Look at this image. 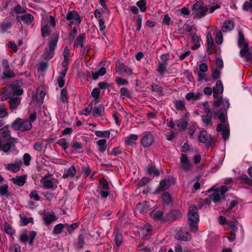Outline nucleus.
Segmentation results:
<instances>
[{"label": "nucleus", "mask_w": 252, "mask_h": 252, "mask_svg": "<svg viewBox=\"0 0 252 252\" xmlns=\"http://www.w3.org/2000/svg\"><path fill=\"white\" fill-rule=\"evenodd\" d=\"M162 199L164 203L169 204L171 202V199L169 193L167 192H165L162 195Z\"/></svg>", "instance_id": "052dcab7"}, {"label": "nucleus", "mask_w": 252, "mask_h": 252, "mask_svg": "<svg viewBox=\"0 0 252 252\" xmlns=\"http://www.w3.org/2000/svg\"><path fill=\"white\" fill-rule=\"evenodd\" d=\"M123 240V235L117 231L115 233V242L117 247H119L122 245Z\"/></svg>", "instance_id": "79ce46f5"}, {"label": "nucleus", "mask_w": 252, "mask_h": 252, "mask_svg": "<svg viewBox=\"0 0 252 252\" xmlns=\"http://www.w3.org/2000/svg\"><path fill=\"white\" fill-rule=\"evenodd\" d=\"M201 118L205 126L212 125V116L203 115L201 116Z\"/></svg>", "instance_id": "58836bf2"}, {"label": "nucleus", "mask_w": 252, "mask_h": 252, "mask_svg": "<svg viewBox=\"0 0 252 252\" xmlns=\"http://www.w3.org/2000/svg\"><path fill=\"white\" fill-rule=\"evenodd\" d=\"M174 104L175 105V108L177 110L183 111L186 109V107H185L186 103L184 100H175L174 102Z\"/></svg>", "instance_id": "f704fd0d"}, {"label": "nucleus", "mask_w": 252, "mask_h": 252, "mask_svg": "<svg viewBox=\"0 0 252 252\" xmlns=\"http://www.w3.org/2000/svg\"><path fill=\"white\" fill-rule=\"evenodd\" d=\"M64 225L62 223H59L55 226L53 233L54 234H59L61 233L64 228Z\"/></svg>", "instance_id": "6e6d98bb"}, {"label": "nucleus", "mask_w": 252, "mask_h": 252, "mask_svg": "<svg viewBox=\"0 0 252 252\" xmlns=\"http://www.w3.org/2000/svg\"><path fill=\"white\" fill-rule=\"evenodd\" d=\"M192 40L194 45L191 47L192 50H196L198 49L200 46V38L196 34H193L191 35Z\"/></svg>", "instance_id": "473e14b6"}, {"label": "nucleus", "mask_w": 252, "mask_h": 252, "mask_svg": "<svg viewBox=\"0 0 252 252\" xmlns=\"http://www.w3.org/2000/svg\"><path fill=\"white\" fill-rule=\"evenodd\" d=\"M167 63L158 62L157 71L160 75L163 76L167 71Z\"/></svg>", "instance_id": "c756f323"}, {"label": "nucleus", "mask_w": 252, "mask_h": 252, "mask_svg": "<svg viewBox=\"0 0 252 252\" xmlns=\"http://www.w3.org/2000/svg\"><path fill=\"white\" fill-rule=\"evenodd\" d=\"M41 183L46 189H52L57 187V179L52 178L51 179L42 178Z\"/></svg>", "instance_id": "f8f14e48"}, {"label": "nucleus", "mask_w": 252, "mask_h": 252, "mask_svg": "<svg viewBox=\"0 0 252 252\" xmlns=\"http://www.w3.org/2000/svg\"><path fill=\"white\" fill-rule=\"evenodd\" d=\"M188 121L179 120L177 123L179 130L181 131H185L186 130L188 125Z\"/></svg>", "instance_id": "49530a36"}, {"label": "nucleus", "mask_w": 252, "mask_h": 252, "mask_svg": "<svg viewBox=\"0 0 252 252\" xmlns=\"http://www.w3.org/2000/svg\"><path fill=\"white\" fill-rule=\"evenodd\" d=\"M2 65L3 66V73L4 78H10L14 77L15 76V73L10 70L8 63L7 60H3L2 61Z\"/></svg>", "instance_id": "dca6fc26"}, {"label": "nucleus", "mask_w": 252, "mask_h": 252, "mask_svg": "<svg viewBox=\"0 0 252 252\" xmlns=\"http://www.w3.org/2000/svg\"><path fill=\"white\" fill-rule=\"evenodd\" d=\"M59 36L54 35L51 37L48 42V48L46 49L42 57L45 60H50L52 58L54 55V50L57 46Z\"/></svg>", "instance_id": "7ed1b4c3"}, {"label": "nucleus", "mask_w": 252, "mask_h": 252, "mask_svg": "<svg viewBox=\"0 0 252 252\" xmlns=\"http://www.w3.org/2000/svg\"><path fill=\"white\" fill-rule=\"evenodd\" d=\"M94 134L96 136L102 138H109L110 135V132L109 130H97L94 132Z\"/></svg>", "instance_id": "ea45409f"}, {"label": "nucleus", "mask_w": 252, "mask_h": 252, "mask_svg": "<svg viewBox=\"0 0 252 252\" xmlns=\"http://www.w3.org/2000/svg\"><path fill=\"white\" fill-rule=\"evenodd\" d=\"M192 10L195 17L201 18L205 16L208 8L204 5L202 0H199L193 4Z\"/></svg>", "instance_id": "39448f33"}, {"label": "nucleus", "mask_w": 252, "mask_h": 252, "mask_svg": "<svg viewBox=\"0 0 252 252\" xmlns=\"http://www.w3.org/2000/svg\"><path fill=\"white\" fill-rule=\"evenodd\" d=\"M198 139L200 143L206 144L207 145H211L213 141L211 135L208 134L205 130L200 131L198 136Z\"/></svg>", "instance_id": "9d476101"}, {"label": "nucleus", "mask_w": 252, "mask_h": 252, "mask_svg": "<svg viewBox=\"0 0 252 252\" xmlns=\"http://www.w3.org/2000/svg\"><path fill=\"white\" fill-rule=\"evenodd\" d=\"M106 140L101 139L96 142V144L98 147V151L100 153H104L106 150Z\"/></svg>", "instance_id": "2f4dec72"}, {"label": "nucleus", "mask_w": 252, "mask_h": 252, "mask_svg": "<svg viewBox=\"0 0 252 252\" xmlns=\"http://www.w3.org/2000/svg\"><path fill=\"white\" fill-rule=\"evenodd\" d=\"M150 206L149 202H144L136 205V209L140 213H144L150 209Z\"/></svg>", "instance_id": "cd10ccee"}, {"label": "nucleus", "mask_w": 252, "mask_h": 252, "mask_svg": "<svg viewBox=\"0 0 252 252\" xmlns=\"http://www.w3.org/2000/svg\"><path fill=\"white\" fill-rule=\"evenodd\" d=\"M199 98V95L198 94H195L193 93H188L186 95V98L188 100H190L193 99L194 100H197Z\"/></svg>", "instance_id": "774afa93"}, {"label": "nucleus", "mask_w": 252, "mask_h": 252, "mask_svg": "<svg viewBox=\"0 0 252 252\" xmlns=\"http://www.w3.org/2000/svg\"><path fill=\"white\" fill-rule=\"evenodd\" d=\"M86 34L84 33H82L79 35L75 39L74 46H80L81 47H83L86 40Z\"/></svg>", "instance_id": "b1692460"}, {"label": "nucleus", "mask_w": 252, "mask_h": 252, "mask_svg": "<svg viewBox=\"0 0 252 252\" xmlns=\"http://www.w3.org/2000/svg\"><path fill=\"white\" fill-rule=\"evenodd\" d=\"M197 126L195 123H191L189 128V133L190 138L193 137V135L196 130Z\"/></svg>", "instance_id": "4d7b16f0"}, {"label": "nucleus", "mask_w": 252, "mask_h": 252, "mask_svg": "<svg viewBox=\"0 0 252 252\" xmlns=\"http://www.w3.org/2000/svg\"><path fill=\"white\" fill-rule=\"evenodd\" d=\"M117 72L122 75L126 73L127 75H130L132 73L131 69L122 63H119L117 65Z\"/></svg>", "instance_id": "a211bd4d"}, {"label": "nucleus", "mask_w": 252, "mask_h": 252, "mask_svg": "<svg viewBox=\"0 0 252 252\" xmlns=\"http://www.w3.org/2000/svg\"><path fill=\"white\" fill-rule=\"evenodd\" d=\"M30 197L31 199L38 201L40 200V197L38 194L37 190H32L30 194Z\"/></svg>", "instance_id": "338daca9"}, {"label": "nucleus", "mask_w": 252, "mask_h": 252, "mask_svg": "<svg viewBox=\"0 0 252 252\" xmlns=\"http://www.w3.org/2000/svg\"><path fill=\"white\" fill-rule=\"evenodd\" d=\"M147 172L149 174H154L156 176L159 175V172L158 170L156 169L155 166L151 165H149L147 168Z\"/></svg>", "instance_id": "de8ad7c7"}, {"label": "nucleus", "mask_w": 252, "mask_h": 252, "mask_svg": "<svg viewBox=\"0 0 252 252\" xmlns=\"http://www.w3.org/2000/svg\"><path fill=\"white\" fill-rule=\"evenodd\" d=\"M38 94L39 96H37V101H41L45 95V92L42 89H37V94L38 95Z\"/></svg>", "instance_id": "0e129e2a"}, {"label": "nucleus", "mask_w": 252, "mask_h": 252, "mask_svg": "<svg viewBox=\"0 0 252 252\" xmlns=\"http://www.w3.org/2000/svg\"><path fill=\"white\" fill-rule=\"evenodd\" d=\"M194 73L197 75V80L198 82H201L204 80L206 82H207L210 81V79L209 78L206 72L194 71Z\"/></svg>", "instance_id": "7c9ffc66"}, {"label": "nucleus", "mask_w": 252, "mask_h": 252, "mask_svg": "<svg viewBox=\"0 0 252 252\" xmlns=\"http://www.w3.org/2000/svg\"><path fill=\"white\" fill-rule=\"evenodd\" d=\"M223 92V87L221 81H217L216 85L213 88L214 97L216 99L219 98V94H221Z\"/></svg>", "instance_id": "2eb2a0df"}, {"label": "nucleus", "mask_w": 252, "mask_h": 252, "mask_svg": "<svg viewBox=\"0 0 252 252\" xmlns=\"http://www.w3.org/2000/svg\"><path fill=\"white\" fill-rule=\"evenodd\" d=\"M4 230L5 232L10 236H12L15 233V230L7 222L4 224Z\"/></svg>", "instance_id": "603ef678"}, {"label": "nucleus", "mask_w": 252, "mask_h": 252, "mask_svg": "<svg viewBox=\"0 0 252 252\" xmlns=\"http://www.w3.org/2000/svg\"><path fill=\"white\" fill-rule=\"evenodd\" d=\"M76 171L75 167L72 165L69 168L64 170L62 177L64 179L71 178L75 176L76 175Z\"/></svg>", "instance_id": "412c9836"}, {"label": "nucleus", "mask_w": 252, "mask_h": 252, "mask_svg": "<svg viewBox=\"0 0 252 252\" xmlns=\"http://www.w3.org/2000/svg\"><path fill=\"white\" fill-rule=\"evenodd\" d=\"M57 143L61 146L63 150H65L68 147V143L64 138H62L58 140Z\"/></svg>", "instance_id": "09e8293b"}, {"label": "nucleus", "mask_w": 252, "mask_h": 252, "mask_svg": "<svg viewBox=\"0 0 252 252\" xmlns=\"http://www.w3.org/2000/svg\"><path fill=\"white\" fill-rule=\"evenodd\" d=\"M22 162L21 160H19L14 163H9L4 165L5 168L8 171L16 173L20 170Z\"/></svg>", "instance_id": "f3484780"}, {"label": "nucleus", "mask_w": 252, "mask_h": 252, "mask_svg": "<svg viewBox=\"0 0 252 252\" xmlns=\"http://www.w3.org/2000/svg\"><path fill=\"white\" fill-rule=\"evenodd\" d=\"M11 148V145L9 142L3 144L1 138L0 137V151L4 153L8 152Z\"/></svg>", "instance_id": "e433bc0d"}, {"label": "nucleus", "mask_w": 252, "mask_h": 252, "mask_svg": "<svg viewBox=\"0 0 252 252\" xmlns=\"http://www.w3.org/2000/svg\"><path fill=\"white\" fill-rule=\"evenodd\" d=\"M61 100L63 103H68V97L67 95V91L65 89L62 90L61 92Z\"/></svg>", "instance_id": "c03bdc74"}, {"label": "nucleus", "mask_w": 252, "mask_h": 252, "mask_svg": "<svg viewBox=\"0 0 252 252\" xmlns=\"http://www.w3.org/2000/svg\"><path fill=\"white\" fill-rule=\"evenodd\" d=\"M50 28L47 22H43L41 23V35L43 37H45L50 35Z\"/></svg>", "instance_id": "bb28decb"}, {"label": "nucleus", "mask_w": 252, "mask_h": 252, "mask_svg": "<svg viewBox=\"0 0 252 252\" xmlns=\"http://www.w3.org/2000/svg\"><path fill=\"white\" fill-rule=\"evenodd\" d=\"M220 196H222L219 191V189L215 190L214 193L212 194V198L214 202L216 203L220 200Z\"/></svg>", "instance_id": "5fc2aeb1"}, {"label": "nucleus", "mask_w": 252, "mask_h": 252, "mask_svg": "<svg viewBox=\"0 0 252 252\" xmlns=\"http://www.w3.org/2000/svg\"><path fill=\"white\" fill-rule=\"evenodd\" d=\"M8 186L7 184H4L0 187V195L7 196L10 193L8 192Z\"/></svg>", "instance_id": "8fccbe9b"}, {"label": "nucleus", "mask_w": 252, "mask_h": 252, "mask_svg": "<svg viewBox=\"0 0 252 252\" xmlns=\"http://www.w3.org/2000/svg\"><path fill=\"white\" fill-rule=\"evenodd\" d=\"M215 36L216 43L219 45L221 44L223 42V36L221 32L220 31L216 32L215 33Z\"/></svg>", "instance_id": "37998d69"}, {"label": "nucleus", "mask_w": 252, "mask_h": 252, "mask_svg": "<svg viewBox=\"0 0 252 252\" xmlns=\"http://www.w3.org/2000/svg\"><path fill=\"white\" fill-rule=\"evenodd\" d=\"M43 220L46 225H49L57 220L56 216L54 214H47L44 216Z\"/></svg>", "instance_id": "72a5a7b5"}, {"label": "nucleus", "mask_w": 252, "mask_h": 252, "mask_svg": "<svg viewBox=\"0 0 252 252\" xmlns=\"http://www.w3.org/2000/svg\"><path fill=\"white\" fill-rule=\"evenodd\" d=\"M8 115L7 110L3 104H0V118H3Z\"/></svg>", "instance_id": "bf43d9fd"}, {"label": "nucleus", "mask_w": 252, "mask_h": 252, "mask_svg": "<svg viewBox=\"0 0 252 252\" xmlns=\"http://www.w3.org/2000/svg\"><path fill=\"white\" fill-rule=\"evenodd\" d=\"M180 168L185 171H189L192 168V164L189 160L187 156L185 154H182L180 157Z\"/></svg>", "instance_id": "9b49d317"}, {"label": "nucleus", "mask_w": 252, "mask_h": 252, "mask_svg": "<svg viewBox=\"0 0 252 252\" xmlns=\"http://www.w3.org/2000/svg\"><path fill=\"white\" fill-rule=\"evenodd\" d=\"M104 111V107L103 105H99L97 107H94L93 109L94 115L95 117L100 116L102 115V113Z\"/></svg>", "instance_id": "a19ab883"}, {"label": "nucleus", "mask_w": 252, "mask_h": 252, "mask_svg": "<svg viewBox=\"0 0 252 252\" xmlns=\"http://www.w3.org/2000/svg\"><path fill=\"white\" fill-rule=\"evenodd\" d=\"M11 127L16 130H20L22 132H25L30 130L32 127L29 121L17 118L11 124Z\"/></svg>", "instance_id": "20e7f679"}, {"label": "nucleus", "mask_w": 252, "mask_h": 252, "mask_svg": "<svg viewBox=\"0 0 252 252\" xmlns=\"http://www.w3.org/2000/svg\"><path fill=\"white\" fill-rule=\"evenodd\" d=\"M2 93L5 94L6 98H9L8 102L10 109L12 111L17 109L21 103L19 95L23 94V90L17 86V83L14 82L4 87Z\"/></svg>", "instance_id": "f257e3e1"}, {"label": "nucleus", "mask_w": 252, "mask_h": 252, "mask_svg": "<svg viewBox=\"0 0 252 252\" xmlns=\"http://www.w3.org/2000/svg\"><path fill=\"white\" fill-rule=\"evenodd\" d=\"M234 28L233 22L229 20H226L224 22L221 30L223 32H229Z\"/></svg>", "instance_id": "a878e982"}, {"label": "nucleus", "mask_w": 252, "mask_h": 252, "mask_svg": "<svg viewBox=\"0 0 252 252\" xmlns=\"http://www.w3.org/2000/svg\"><path fill=\"white\" fill-rule=\"evenodd\" d=\"M11 180L14 184L18 186L21 187L23 186L26 183V176H16L15 177L12 178Z\"/></svg>", "instance_id": "4be33fe9"}, {"label": "nucleus", "mask_w": 252, "mask_h": 252, "mask_svg": "<svg viewBox=\"0 0 252 252\" xmlns=\"http://www.w3.org/2000/svg\"><path fill=\"white\" fill-rule=\"evenodd\" d=\"M242 9L244 11L252 10V0L246 1L242 6Z\"/></svg>", "instance_id": "680f3d73"}, {"label": "nucleus", "mask_w": 252, "mask_h": 252, "mask_svg": "<svg viewBox=\"0 0 252 252\" xmlns=\"http://www.w3.org/2000/svg\"><path fill=\"white\" fill-rule=\"evenodd\" d=\"M0 134L3 138H6L11 143H15L17 142V139L11 136V131L9 129V126H4L0 129Z\"/></svg>", "instance_id": "ddd939ff"}, {"label": "nucleus", "mask_w": 252, "mask_h": 252, "mask_svg": "<svg viewBox=\"0 0 252 252\" xmlns=\"http://www.w3.org/2000/svg\"><path fill=\"white\" fill-rule=\"evenodd\" d=\"M175 179L172 177H169L167 179L161 180L158 186L157 191H161L167 189L171 184L175 183Z\"/></svg>", "instance_id": "0eeeda50"}, {"label": "nucleus", "mask_w": 252, "mask_h": 252, "mask_svg": "<svg viewBox=\"0 0 252 252\" xmlns=\"http://www.w3.org/2000/svg\"><path fill=\"white\" fill-rule=\"evenodd\" d=\"M207 52L210 54L214 45V40L210 32H208L207 34Z\"/></svg>", "instance_id": "c85d7f7f"}, {"label": "nucleus", "mask_w": 252, "mask_h": 252, "mask_svg": "<svg viewBox=\"0 0 252 252\" xmlns=\"http://www.w3.org/2000/svg\"><path fill=\"white\" fill-rule=\"evenodd\" d=\"M12 23L6 20L0 23V32L2 33L7 32V30L11 28Z\"/></svg>", "instance_id": "393cba45"}, {"label": "nucleus", "mask_w": 252, "mask_h": 252, "mask_svg": "<svg viewBox=\"0 0 252 252\" xmlns=\"http://www.w3.org/2000/svg\"><path fill=\"white\" fill-rule=\"evenodd\" d=\"M16 18L20 19L25 24L30 25L32 23L34 17L31 14L26 12L21 16H17Z\"/></svg>", "instance_id": "6ab92c4d"}, {"label": "nucleus", "mask_w": 252, "mask_h": 252, "mask_svg": "<svg viewBox=\"0 0 252 252\" xmlns=\"http://www.w3.org/2000/svg\"><path fill=\"white\" fill-rule=\"evenodd\" d=\"M188 219L190 230L192 232H196L198 229V222L199 216L197 208L194 206H190L188 213Z\"/></svg>", "instance_id": "f03ea898"}, {"label": "nucleus", "mask_w": 252, "mask_h": 252, "mask_svg": "<svg viewBox=\"0 0 252 252\" xmlns=\"http://www.w3.org/2000/svg\"><path fill=\"white\" fill-rule=\"evenodd\" d=\"M138 136L136 134H132L124 139L125 144L127 145L133 146L136 144V141L137 140Z\"/></svg>", "instance_id": "aec40b11"}, {"label": "nucleus", "mask_w": 252, "mask_h": 252, "mask_svg": "<svg viewBox=\"0 0 252 252\" xmlns=\"http://www.w3.org/2000/svg\"><path fill=\"white\" fill-rule=\"evenodd\" d=\"M217 130L221 132L222 137L224 140L228 138L229 136V129L228 125L225 124H220L217 126Z\"/></svg>", "instance_id": "4468645a"}, {"label": "nucleus", "mask_w": 252, "mask_h": 252, "mask_svg": "<svg viewBox=\"0 0 252 252\" xmlns=\"http://www.w3.org/2000/svg\"><path fill=\"white\" fill-rule=\"evenodd\" d=\"M175 238L180 240L184 241H188L191 238L189 232H183L182 230L178 231L175 235Z\"/></svg>", "instance_id": "5701e85b"}, {"label": "nucleus", "mask_w": 252, "mask_h": 252, "mask_svg": "<svg viewBox=\"0 0 252 252\" xmlns=\"http://www.w3.org/2000/svg\"><path fill=\"white\" fill-rule=\"evenodd\" d=\"M65 19L68 21V25L70 26L73 25L79 26L81 22L80 15L75 10L68 11L65 16Z\"/></svg>", "instance_id": "423d86ee"}, {"label": "nucleus", "mask_w": 252, "mask_h": 252, "mask_svg": "<svg viewBox=\"0 0 252 252\" xmlns=\"http://www.w3.org/2000/svg\"><path fill=\"white\" fill-rule=\"evenodd\" d=\"M213 105L215 107L221 106V109L226 111L229 108L230 103L227 98H223L222 96H220L214 101Z\"/></svg>", "instance_id": "1a4fd4ad"}, {"label": "nucleus", "mask_w": 252, "mask_h": 252, "mask_svg": "<svg viewBox=\"0 0 252 252\" xmlns=\"http://www.w3.org/2000/svg\"><path fill=\"white\" fill-rule=\"evenodd\" d=\"M120 93V97L123 99L130 97V94L129 91L126 88H121Z\"/></svg>", "instance_id": "a18cd8bd"}, {"label": "nucleus", "mask_w": 252, "mask_h": 252, "mask_svg": "<svg viewBox=\"0 0 252 252\" xmlns=\"http://www.w3.org/2000/svg\"><path fill=\"white\" fill-rule=\"evenodd\" d=\"M100 91L99 88H94L91 93L92 96L94 98L95 102L97 103L99 102L100 98Z\"/></svg>", "instance_id": "4c0bfd02"}, {"label": "nucleus", "mask_w": 252, "mask_h": 252, "mask_svg": "<svg viewBox=\"0 0 252 252\" xmlns=\"http://www.w3.org/2000/svg\"><path fill=\"white\" fill-rule=\"evenodd\" d=\"M154 141L153 135L150 132H146L140 140L141 145L144 148L151 146Z\"/></svg>", "instance_id": "6e6552de"}, {"label": "nucleus", "mask_w": 252, "mask_h": 252, "mask_svg": "<svg viewBox=\"0 0 252 252\" xmlns=\"http://www.w3.org/2000/svg\"><path fill=\"white\" fill-rule=\"evenodd\" d=\"M23 163L26 166H29L32 160V157L28 153H25L23 157Z\"/></svg>", "instance_id": "13d9d810"}, {"label": "nucleus", "mask_w": 252, "mask_h": 252, "mask_svg": "<svg viewBox=\"0 0 252 252\" xmlns=\"http://www.w3.org/2000/svg\"><path fill=\"white\" fill-rule=\"evenodd\" d=\"M115 82L119 86L127 85L128 84L127 80L119 77H116Z\"/></svg>", "instance_id": "e2e57ef3"}, {"label": "nucleus", "mask_w": 252, "mask_h": 252, "mask_svg": "<svg viewBox=\"0 0 252 252\" xmlns=\"http://www.w3.org/2000/svg\"><path fill=\"white\" fill-rule=\"evenodd\" d=\"M240 179L243 183L252 187V180L246 175H242L240 176Z\"/></svg>", "instance_id": "864d4df0"}, {"label": "nucleus", "mask_w": 252, "mask_h": 252, "mask_svg": "<svg viewBox=\"0 0 252 252\" xmlns=\"http://www.w3.org/2000/svg\"><path fill=\"white\" fill-rule=\"evenodd\" d=\"M137 6L139 8L142 12H145L146 9V2L145 0H140L136 2Z\"/></svg>", "instance_id": "3c124183"}, {"label": "nucleus", "mask_w": 252, "mask_h": 252, "mask_svg": "<svg viewBox=\"0 0 252 252\" xmlns=\"http://www.w3.org/2000/svg\"><path fill=\"white\" fill-rule=\"evenodd\" d=\"M163 215V212L158 209H155L151 213V216L155 220L160 219Z\"/></svg>", "instance_id": "c9c22d12"}, {"label": "nucleus", "mask_w": 252, "mask_h": 252, "mask_svg": "<svg viewBox=\"0 0 252 252\" xmlns=\"http://www.w3.org/2000/svg\"><path fill=\"white\" fill-rule=\"evenodd\" d=\"M238 35H239V37H238V44L239 47L241 48V47L244 44H247L245 43L244 36L243 33L241 32H239Z\"/></svg>", "instance_id": "69168bd1"}]
</instances>
